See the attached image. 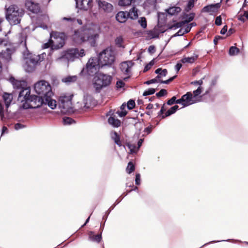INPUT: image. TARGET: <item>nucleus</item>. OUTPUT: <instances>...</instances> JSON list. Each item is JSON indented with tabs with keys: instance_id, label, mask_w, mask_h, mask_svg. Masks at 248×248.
<instances>
[{
	"instance_id": "obj_1",
	"label": "nucleus",
	"mask_w": 248,
	"mask_h": 248,
	"mask_svg": "<svg viewBox=\"0 0 248 248\" xmlns=\"http://www.w3.org/2000/svg\"><path fill=\"white\" fill-rule=\"evenodd\" d=\"M52 96L47 95L44 98H42L34 95L27 99V102H31L30 105H28L26 103L22 107H20V108L23 109H36L41 107L43 105H47L51 109H54L56 108L57 102L52 99Z\"/></svg>"
},
{
	"instance_id": "obj_13",
	"label": "nucleus",
	"mask_w": 248,
	"mask_h": 248,
	"mask_svg": "<svg viewBox=\"0 0 248 248\" xmlns=\"http://www.w3.org/2000/svg\"><path fill=\"white\" fill-rule=\"evenodd\" d=\"M76 8L80 10L87 11L92 7L93 0H75Z\"/></svg>"
},
{
	"instance_id": "obj_19",
	"label": "nucleus",
	"mask_w": 248,
	"mask_h": 248,
	"mask_svg": "<svg viewBox=\"0 0 248 248\" xmlns=\"http://www.w3.org/2000/svg\"><path fill=\"white\" fill-rule=\"evenodd\" d=\"M181 8L179 6H171L165 10V12L167 15L170 16L177 15L181 11Z\"/></svg>"
},
{
	"instance_id": "obj_50",
	"label": "nucleus",
	"mask_w": 248,
	"mask_h": 248,
	"mask_svg": "<svg viewBox=\"0 0 248 248\" xmlns=\"http://www.w3.org/2000/svg\"><path fill=\"white\" fill-rule=\"evenodd\" d=\"M167 94V91L166 89H162L159 92L156 93L155 95L158 98H160L166 95Z\"/></svg>"
},
{
	"instance_id": "obj_6",
	"label": "nucleus",
	"mask_w": 248,
	"mask_h": 248,
	"mask_svg": "<svg viewBox=\"0 0 248 248\" xmlns=\"http://www.w3.org/2000/svg\"><path fill=\"white\" fill-rule=\"evenodd\" d=\"M85 55L84 49H81L80 50L78 48L68 49L64 51L61 56L56 59V61L68 63L69 62H73L76 59L82 57Z\"/></svg>"
},
{
	"instance_id": "obj_40",
	"label": "nucleus",
	"mask_w": 248,
	"mask_h": 248,
	"mask_svg": "<svg viewBox=\"0 0 248 248\" xmlns=\"http://www.w3.org/2000/svg\"><path fill=\"white\" fill-rule=\"evenodd\" d=\"M130 67L127 63L126 62H124L122 63L121 66V70L125 73H128L130 72Z\"/></svg>"
},
{
	"instance_id": "obj_4",
	"label": "nucleus",
	"mask_w": 248,
	"mask_h": 248,
	"mask_svg": "<svg viewBox=\"0 0 248 248\" xmlns=\"http://www.w3.org/2000/svg\"><path fill=\"white\" fill-rule=\"evenodd\" d=\"M112 79V77L108 75L101 72L96 74L93 79V85L95 92L99 93L103 88L108 87L111 83Z\"/></svg>"
},
{
	"instance_id": "obj_17",
	"label": "nucleus",
	"mask_w": 248,
	"mask_h": 248,
	"mask_svg": "<svg viewBox=\"0 0 248 248\" xmlns=\"http://www.w3.org/2000/svg\"><path fill=\"white\" fill-rule=\"evenodd\" d=\"M127 11H119L115 16L116 20L120 23H124L128 18Z\"/></svg>"
},
{
	"instance_id": "obj_35",
	"label": "nucleus",
	"mask_w": 248,
	"mask_h": 248,
	"mask_svg": "<svg viewBox=\"0 0 248 248\" xmlns=\"http://www.w3.org/2000/svg\"><path fill=\"white\" fill-rule=\"evenodd\" d=\"M135 170V165L131 162L129 161L128 163L127 168L126 169V172L128 174H131Z\"/></svg>"
},
{
	"instance_id": "obj_34",
	"label": "nucleus",
	"mask_w": 248,
	"mask_h": 248,
	"mask_svg": "<svg viewBox=\"0 0 248 248\" xmlns=\"http://www.w3.org/2000/svg\"><path fill=\"white\" fill-rule=\"evenodd\" d=\"M77 79L76 76H69L62 79V82L65 83H71L74 82Z\"/></svg>"
},
{
	"instance_id": "obj_32",
	"label": "nucleus",
	"mask_w": 248,
	"mask_h": 248,
	"mask_svg": "<svg viewBox=\"0 0 248 248\" xmlns=\"http://www.w3.org/2000/svg\"><path fill=\"white\" fill-rule=\"evenodd\" d=\"M155 73L156 74H157V76H159L161 77H165L167 75L168 70L166 69H162L161 68H158L156 69Z\"/></svg>"
},
{
	"instance_id": "obj_37",
	"label": "nucleus",
	"mask_w": 248,
	"mask_h": 248,
	"mask_svg": "<svg viewBox=\"0 0 248 248\" xmlns=\"http://www.w3.org/2000/svg\"><path fill=\"white\" fill-rule=\"evenodd\" d=\"M224 241L235 242L238 241V240H234V239H227V240H217V241L214 240V241H211L209 242L204 244L200 248H202L205 246H207L209 244H210L216 243H218V242H224Z\"/></svg>"
},
{
	"instance_id": "obj_20",
	"label": "nucleus",
	"mask_w": 248,
	"mask_h": 248,
	"mask_svg": "<svg viewBox=\"0 0 248 248\" xmlns=\"http://www.w3.org/2000/svg\"><path fill=\"white\" fill-rule=\"evenodd\" d=\"M54 42L51 39H49L47 42L43 45V48H50L51 50L53 51L55 49H58L62 46V45L60 46L58 45H55L53 44Z\"/></svg>"
},
{
	"instance_id": "obj_9",
	"label": "nucleus",
	"mask_w": 248,
	"mask_h": 248,
	"mask_svg": "<svg viewBox=\"0 0 248 248\" xmlns=\"http://www.w3.org/2000/svg\"><path fill=\"white\" fill-rule=\"evenodd\" d=\"M115 61V57L111 54V52L108 49H104L101 51L97 58V63L100 67L104 66H110Z\"/></svg>"
},
{
	"instance_id": "obj_53",
	"label": "nucleus",
	"mask_w": 248,
	"mask_h": 248,
	"mask_svg": "<svg viewBox=\"0 0 248 248\" xmlns=\"http://www.w3.org/2000/svg\"><path fill=\"white\" fill-rule=\"evenodd\" d=\"M147 33L151 37V38H157L159 37L158 33H156L152 30L148 31Z\"/></svg>"
},
{
	"instance_id": "obj_21",
	"label": "nucleus",
	"mask_w": 248,
	"mask_h": 248,
	"mask_svg": "<svg viewBox=\"0 0 248 248\" xmlns=\"http://www.w3.org/2000/svg\"><path fill=\"white\" fill-rule=\"evenodd\" d=\"M108 122L113 127L117 128L121 125V121L115 118L114 116H110L108 119Z\"/></svg>"
},
{
	"instance_id": "obj_45",
	"label": "nucleus",
	"mask_w": 248,
	"mask_h": 248,
	"mask_svg": "<svg viewBox=\"0 0 248 248\" xmlns=\"http://www.w3.org/2000/svg\"><path fill=\"white\" fill-rule=\"evenodd\" d=\"M155 91L156 89L154 88H149L148 89L144 91L142 95L144 96L152 95L155 93Z\"/></svg>"
},
{
	"instance_id": "obj_49",
	"label": "nucleus",
	"mask_w": 248,
	"mask_h": 248,
	"mask_svg": "<svg viewBox=\"0 0 248 248\" xmlns=\"http://www.w3.org/2000/svg\"><path fill=\"white\" fill-rule=\"evenodd\" d=\"M197 25L196 23L195 22H192L189 24H187L186 28H185V29L184 30V32H186V33H187L188 32H190L191 28L193 27H195Z\"/></svg>"
},
{
	"instance_id": "obj_31",
	"label": "nucleus",
	"mask_w": 248,
	"mask_h": 248,
	"mask_svg": "<svg viewBox=\"0 0 248 248\" xmlns=\"http://www.w3.org/2000/svg\"><path fill=\"white\" fill-rule=\"evenodd\" d=\"M179 99H177L176 96H173L171 98L168 99L166 102L167 105L172 106L174 104H180Z\"/></svg>"
},
{
	"instance_id": "obj_58",
	"label": "nucleus",
	"mask_w": 248,
	"mask_h": 248,
	"mask_svg": "<svg viewBox=\"0 0 248 248\" xmlns=\"http://www.w3.org/2000/svg\"><path fill=\"white\" fill-rule=\"evenodd\" d=\"M215 24L217 26H220L222 24V18L220 16H217L216 18Z\"/></svg>"
},
{
	"instance_id": "obj_7",
	"label": "nucleus",
	"mask_w": 248,
	"mask_h": 248,
	"mask_svg": "<svg viewBox=\"0 0 248 248\" xmlns=\"http://www.w3.org/2000/svg\"><path fill=\"white\" fill-rule=\"evenodd\" d=\"M34 90L38 95L36 96L42 98L53 94L50 84L45 80L39 81L36 83L34 86Z\"/></svg>"
},
{
	"instance_id": "obj_57",
	"label": "nucleus",
	"mask_w": 248,
	"mask_h": 248,
	"mask_svg": "<svg viewBox=\"0 0 248 248\" xmlns=\"http://www.w3.org/2000/svg\"><path fill=\"white\" fill-rule=\"evenodd\" d=\"M135 184L139 186L140 184V174L139 173H137L135 176Z\"/></svg>"
},
{
	"instance_id": "obj_60",
	"label": "nucleus",
	"mask_w": 248,
	"mask_h": 248,
	"mask_svg": "<svg viewBox=\"0 0 248 248\" xmlns=\"http://www.w3.org/2000/svg\"><path fill=\"white\" fill-rule=\"evenodd\" d=\"M25 127H26L25 125H24L20 123H16L15 124V126H14L15 129L16 130L25 128Z\"/></svg>"
},
{
	"instance_id": "obj_48",
	"label": "nucleus",
	"mask_w": 248,
	"mask_h": 248,
	"mask_svg": "<svg viewBox=\"0 0 248 248\" xmlns=\"http://www.w3.org/2000/svg\"><path fill=\"white\" fill-rule=\"evenodd\" d=\"M135 107V100L131 99L129 100L127 103V108L129 110L132 109Z\"/></svg>"
},
{
	"instance_id": "obj_46",
	"label": "nucleus",
	"mask_w": 248,
	"mask_h": 248,
	"mask_svg": "<svg viewBox=\"0 0 248 248\" xmlns=\"http://www.w3.org/2000/svg\"><path fill=\"white\" fill-rule=\"evenodd\" d=\"M186 22H184V20H182L180 22H177L175 24H173V25L171 26L170 27L168 28V30H171L173 27H175L176 28H181L183 25L186 24Z\"/></svg>"
},
{
	"instance_id": "obj_33",
	"label": "nucleus",
	"mask_w": 248,
	"mask_h": 248,
	"mask_svg": "<svg viewBox=\"0 0 248 248\" xmlns=\"http://www.w3.org/2000/svg\"><path fill=\"white\" fill-rule=\"evenodd\" d=\"M240 52L239 48L235 46H232L230 47L229 50V55L230 56H234Z\"/></svg>"
},
{
	"instance_id": "obj_28",
	"label": "nucleus",
	"mask_w": 248,
	"mask_h": 248,
	"mask_svg": "<svg viewBox=\"0 0 248 248\" xmlns=\"http://www.w3.org/2000/svg\"><path fill=\"white\" fill-rule=\"evenodd\" d=\"M202 90H203L202 87L201 86H199L196 90L193 91V94H192L193 98H198V99L200 98L201 99V101H202V98L204 96L206 95H204V93L202 95H200V94H201V93L202 92Z\"/></svg>"
},
{
	"instance_id": "obj_3",
	"label": "nucleus",
	"mask_w": 248,
	"mask_h": 248,
	"mask_svg": "<svg viewBox=\"0 0 248 248\" xmlns=\"http://www.w3.org/2000/svg\"><path fill=\"white\" fill-rule=\"evenodd\" d=\"M81 31L83 32L80 42H88L92 46H95L96 40L99 38V29L95 25H86L82 27Z\"/></svg>"
},
{
	"instance_id": "obj_47",
	"label": "nucleus",
	"mask_w": 248,
	"mask_h": 248,
	"mask_svg": "<svg viewBox=\"0 0 248 248\" xmlns=\"http://www.w3.org/2000/svg\"><path fill=\"white\" fill-rule=\"evenodd\" d=\"M138 22L143 29L147 28V21L145 17H140L138 20Z\"/></svg>"
},
{
	"instance_id": "obj_24",
	"label": "nucleus",
	"mask_w": 248,
	"mask_h": 248,
	"mask_svg": "<svg viewBox=\"0 0 248 248\" xmlns=\"http://www.w3.org/2000/svg\"><path fill=\"white\" fill-rule=\"evenodd\" d=\"M179 109V106L178 105H174L170 108L168 110L166 111L164 114V116H162V118H165L169 117L172 114H174L177 110Z\"/></svg>"
},
{
	"instance_id": "obj_52",
	"label": "nucleus",
	"mask_w": 248,
	"mask_h": 248,
	"mask_svg": "<svg viewBox=\"0 0 248 248\" xmlns=\"http://www.w3.org/2000/svg\"><path fill=\"white\" fill-rule=\"evenodd\" d=\"M26 63L28 64H31L34 66H36V64L38 63V61L36 60L35 58H30L29 59H27L26 61Z\"/></svg>"
},
{
	"instance_id": "obj_23",
	"label": "nucleus",
	"mask_w": 248,
	"mask_h": 248,
	"mask_svg": "<svg viewBox=\"0 0 248 248\" xmlns=\"http://www.w3.org/2000/svg\"><path fill=\"white\" fill-rule=\"evenodd\" d=\"M218 78V76H216L212 79L210 86L205 92L204 95H208L212 92V88L217 84Z\"/></svg>"
},
{
	"instance_id": "obj_44",
	"label": "nucleus",
	"mask_w": 248,
	"mask_h": 248,
	"mask_svg": "<svg viewBox=\"0 0 248 248\" xmlns=\"http://www.w3.org/2000/svg\"><path fill=\"white\" fill-rule=\"evenodd\" d=\"M35 67L32 65V64L29 63L28 64L26 62L24 66L26 72L29 73L32 72L34 70Z\"/></svg>"
},
{
	"instance_id": "obj_26",
	"label": "nucleus",
	"mask_w": 248,
	"mask_h": 248,
	"mask_svg": "<svg viewBox=\"0 0 248 248\" xmlns=\"http://www.w3.org/2000/svg\"><path fill=\"white\" fill-rule=\"evenodd\" d=\"M127 13L128 15V18L130 19L134 20L138 18V10L135 7H133Z\"/></svg>"
},
{
	"instance_id": "obj_51",
	"label": "nucleus",
	"mask_w": 248,
	"mask_h": 248,
	"mask_svg": "<svg viewBox=\"0 0 248 248\" xmlns=\"http://www.w3.org/2000/svg\"><path fill=\"white\" fill-rule=\"evenodd\" d=\"M177 75H174V76H172L170 78L166 80H159V83L161 84H169L170 82L172 81L174 79H175L177 78Z\"/></svg>"
},
{
	"instance_id": "obj_38",
	"label": "nucleus",
	"mask_w": 248,
	"mask_h": 248,
	"mask_svg": "<svg viewBox=\"0 0 248 248\" xmlns=\"http://www.w3.org/2000/svg\"><path fill=\"white\" fill-rule=\"evenodd\" d=\"M127 147L130 150V153L131 154L137 153L139 150H138L137 147L134 145L128 143L126 144Z\"/></svg>"
},
{
	"instance_id": "obj_10",
	"label": "nucleus",
	"mask_w": 248,
	"mask_h": 248,
	"mask_svg": "<svg viewBox=\"0 0 248 248\" xmlns=\"http://www.w3.org/2000/svg\"><path fill=\"white\" fill-rule=\"evenodd\" d=\"M59 108L63 113H69L72 111L71 98L69 96H61L59 99Z\"/></svg>"
},
{
	"instance_id": "obj_62",
	"label": "nucleus",
	"mask_w": 248,
	"mask_h": 248,
	"mask_svg": "<svg viewBox=\"0 0 248 248\" xmlns=\"http://www.w3.org/2000/svg\"><path fill=\"white\" fill-rule=\"evenodd\" d=\"M153 128V126L152 125H150L149 126L144 128L143 132L147 133V134H149L152 132V130Z\"/></svg>"
},
{
	"instance_id": "obj_43",
	"label": "nucleus",
	"mask_w": 248,
	"mask_h": 248,
	"mask_svg": "<svg viewBox=\"0 0 248 248\" xmlns=\"http://www.w3.org/2000/svg\"><path fill=\"white\" fill-rule=\"evenodd\" d=\"M124 42V39L121 36L116 37L115 40V44L119 47L124 48V46L122 45Z\"/></svg>"
},
{
	"instance_id": "obj_39",
	"label": "nucleus",
	"mask_w": 248,
	"mask_h": 248,
	"mask_svg": "<svg viewBox=\"0 0 248 248\" xmlns=\"http://www.w3.org/2000/svg\"><path fill=\"white\" fill-rule=\"evenodd\" d=\"M62 122L64 125H70L73 123H75V120L69 117H64L62 119Z\"/></svg>"
},
{
	"instance_id": "obj_15",
	"label": "nucleus",
	"mask_w": 248,
	"mask_h": 248,
	"mask_svg": "<svg viewBox=\"0 0 248 248\" xmlns=\"http://www.w3.org/2000/svg\"><path fill=\"white\" fill-rule=\"evenodd\" d=\"M26 8L32 13L37 14L40 11L39 4L34 3L31 0H27L25 2Z\"/></svg>"
},
{
	"instance_id": "obj_42",
	"label": "nucleus",
	"mask_w": 248,
	"mask_h": 248,
	"mask_svg": "<svg viewBox=\"0 0 248 248\" xmlns=\"http://www.w3.org/2000/svg\"><path fill=\"white\" fill-rule=\"evenodd\" d=\"M160 78L161 76H157L155 78L145 81L144 84L149 85L151 84L159 82V80H161L159 79Z\"/></svg>"
},
{
	"instance_id": "obj_36",
	"label": "nucleus",
	"mask_w": 248,
	"mask_h": 248,
	"mask_svg": "<svg viewBox=\"0 0 248 248\" xmlns=\"http://www.w3.org/2000/svg\"><path fill=\"white\" fill-rule=\"evenodd\" d=\"M114 135L115 137H112V139L114 140L115 143L119 147L122 146L119 135L115 131L114 132Z\"/></svg>"
},
{
	"instance_id": "obj_61",
	"label": "nucleus",
	"mask_w": 248,
	"mask_h": 248,
	"mask_svg": "<svg viewBox=\"0 0 248 248\" xmlns=\"http://www.w3.org/2000/svg\"><path fill=\"white\" fill-rule=\"evenodd\" d=\"M117 113L120 117H124L127 114V111L126 110L117 111Z\"/></svg>"
},
{
	"instance_id": "obj_27",
	"label": "nucleus",
	"mask_w": 248,
	"mask_h": 248,
	"mask_svg": "<svg viewBox=\"0 0 248 248\" xmlns=\"http://www.w3.org/2000/svg\"><path fill=\"white\" fill-rule=\"evenodd\" d=\"M74 32V33L72 36L73 41L77 44H81L84 43V42H80L79 40L80 38H82V35H81L79 30H75Z\"/></svg>"
},
{
	"instance_id": "obj_54",
	"label": "nucleus",
	"mask_w": 248,
	"mask_h": 248,
	"mask_svg": "<svg viewBox=\"0 0 248 248\" xmlns=\"http://www.w3.org/2000/svg\"><path fill=\"white\" fill-rule=\"evenodd\" d=\"M185 34H186L185 32H184V30L183 29H180L176 33H175L174 34H173L172 36V37H175L177 36H183Z\"/></svg>"
},
{
	"instance_id": "obj_59",
	"label": "nucleus",
	"mask_w": 248,
	"mask_h": 248,
	"mask_svg": "<svg viewBox=\"0 0 248 248\" xmlns=\"http://www.w3.org/2000/svg\"><path fill=\"white\" fill-rule=\"evenodd\" d=\"M0 117L1 120L3 121L4 118V107L0 103Z\"/></svg>"
},
{
	"instance_id": "obj_16",
	"label": "nucleus",
	"mask_w": 248,
	"mask_h": 248,
	"mask_svg": "<svg viewBox=\"0 0 248 248\" xmlns=\"http://www.w3.org/2000/svg\"><path fill=\"white\" fill-rule=\"evenodd\" d=\"M222 0H220V2H218L215 4H211L207 5H206L202 9V12H213L215 13L217 12L218 9L221 6V3Z\"/></svg>"
},
{
	"instance_id": "obj_12",
	"label": "nucleus",
	"mask_w": 248,
	"mask_h": 248,
	"mask_svg": "<svg viewBox=\"0 0 248 248\" xmlns=\"http://www.w3.org/2000/svg\"><path fill=\"white\" fill-rule=\"evenodd\" d=\"M83 104H84V108L89 109L95 106L97 102L92 95L85 94L83 96Z\"/></svg>"
},
{
	"instance_id": "obj_55",
	"label": "nucleus",
	"mask_w": 248,
	"mask_h": 248,
	"mask_svg": "<svg viewBox=\"0 0 248 248\" xmlns=\"http://www.w3.org/2000/svg\"><path fill=\"white\" fill-rule=\"evenodd\" d=\"M194 2L193 1H189L187 4L185 10L186 12H188L190 10L192 9L194 7Z\"/></svg>"
},
{
	"instance_id": "obj_14",
	"label": "nucleus",
	"mask_w": 248,
	"mask_h": 248,
	"mask_svg": "<svg viewBox=\"0 0 248 248\" xmlns=\"http://www.w3.org/2000/svg\"><path fill=\"white\" fill-rule=\"evenodd\" d=\"M98 7L100 9H102L104 12L106 13H110L113 10V6L111 3L101 0H96Z\"/></svg>"
},
{
	"instance_id": "obj_64",
	"label": "nucleus",
	"mask_w": 248,
	"mask_h": 248,
	"mask_svg": "<svg viewBox=\"0 0 248 248\" xmlns=\"http://www.w3.org/2000/svg\"><path fill=\"white\" fill-rule=\"evenodd\" d=\"M124 82H123L122 80H118L116 82V86L117 88H121L123 87L124 86Z\"/></svg>"
},
{
	"instance_id": "obj_63",
	"label": "nucleus",
	"mask_w": 248,
	"mask_h": 248,
	"mask_svg": "<svg viewBox=\"0 0 248 248\" xmlns=\"http://www.w3.org/2000/svg\"><path fill=\"white\" fill-rule=\"evenodd\" d=\"M223 37L220 35H216L214 39V44L215 45H217L219 40L223 39Z\"/></svg>"
},
{
	"instance_id": "obj_11",
	"label": "nucleus",
	"mask_w": 248,
	"mask_h": 248,
	"mask_svg": "<svg viewBox=\"0 0 248 248\" xmlns=\"http://www.w3.org/2000/svg\"><path fill=\"white\" fill-rule=\"evenodd\" d=\"M180 104L183 106V108L187 107L192 104L201 102L200 98H193V94L191 92H187L183 95L179 99Z\"/></svg>"
},
{
	"instance_id": "obj_18",
	"label": "nucleus",
	"mask_w": 248,
	"mask_h": 248,
	"mask_svg": "<svg viewBox=\"0 0 248 248\" xmlns=\"http://www.w3.org/2000/svg\"><path fill=\"white\" fill-rule=\"evenodd\" d=\"M14 50L13 49L7 48L5 51L1 53V58L7 62H9L12 60V55Z\"/></svg>"
},
{
	"instance_id": "obj_30",
	"label": "nucleus",
	"mask_w": 248,
	"mask_h": 248,
	"mask_svg": "<svg viewBox=\"0 0 248 248\" xmlns=\"http://www.w3.org/2000/svg\"><path fill=\"white\" fill-rule=\"evenodd\" d=\"M198 55L195 54V56L183 58L181 60V62L182 63H185L186 62L189 63H192L198 58Z\"/></svg>"
},
{
	"instance_id": "obj_29",
	"label": "nucleus",
	"mask_w": 248,
	"mask_h": 248,
	"mask_svg": "<svg viewBox=\"0 0 248 248\" xmlns=\"http://www.w3.org/2000/svg\"><path fill=\"white\" fill-rule=\"evenodd\" d=\"M2 97L6 108H8L12 101V98H10V94L4 93Z\"/></svg>"
},
{
	"instance_id": "obj_25",
	"label": "nucleus",
	"mask_w": 248,
	"mask_h": 248,
	"mask_svg": "<svg viewBox=\"0 0 248 248\" xmlns=\"http://www.w3.org/2000/svg\"><path fill=\"white\" fill-rule=\"evenodd\" d=\"M93 233L94 232L93 231H90L89 232V240H90L93 242L99 243L102 239L101 233H99V234H97V235H92V234H93Z\"/></svg>"
},
{
	"instance_id": "obj_2",
	"label": "nucleus",
	"mask_w": 248,
	"mask_h": 248,
	"mask_svg": "<svg viewBox=\"0 0 248 248\" xmlns=\"http://www.w3.org/2000/svg\"><path fill=\"white\" fill-rule=\"evenodd\" d=\"M9 81L12 83L15 89L19 90L18 92V100H20L23 104L22 107L25 103L30 105L31 102L26 101L28 99L30 98L34 94H31V90L29 87H27V83L25 80H18L13 77H11Z\"/></svg>"
},
{
	"instance_id": "obj_8",
	"label": "nucleus",
	"mask_w": 248,
	"mask_h": 248,
	"mask_svg": "<svg viewBox=\"0 0 248 248\" xmlns=\"http://www.w3.org/2000/svg\"><path fill=\"white\" fill-rule=\"evenodd\" d=\"M100 67V65L97 63V58H91L89 60L86 67L83 68L79 75L82 76H93L98 73L97 70L99 69Z\"/></svg>"
},
{
	"instance_id": "obj_56",
	"label": "nucleus",
	"mask_w": 248,
	"mask_h": 248,
	"mask_svg": "<svg viewBox=\"0 0 248 248\" xmlns=\"http://www.w3.org/2000/svg\"><path fill=\"white\" fill-rule=\"evenodd\" d=\"M124 198V197H123V196L122 195L121 196H120L119 197V198H118L116 200V201H115L114 203L110 207V208H111L112 209H113L114 208V207L122 201V200Z\"/></svg>"
},
{
	"instance_id": "obj_22",
	"label": "nucleus",
	"mask_w": 248,
	"mask_h": 248,
	"mask_svg": "<svg viewBox=\"0 0 248 248\" xmlns=\"http://www.w3.org/2000/svg\"><path fill=\"white\" fill-rule=\"evenodd\" d=\"M195 16V14L194 13H191L187 14L183 12L182 13V18L183 19H185L184 21V22H186V24H188L194 19Z\"/></svg>"
},
{
	"instance_id": "obj_41",
	"label": "nucleus",
	"mask_w": 248,
	"mask_h": 248,
	"mask_svg": "<svg viewBox=\"0 0 248 248\" xmlns=\"http://www.w3.org/2000/svg\"><path fill=\"white\" fill-rule=\"evenodd\" d=\"M135 0H119L118 1V4L121 6H125L130 5L132 2Z\"/></svg>"
},
{
	"instance_id": "obj_5",
	"label": "nucleus",
	"mask_w": 248,
	"mask_h": 248,
	"mask_svg": "<svg viewBox=\"0 0 248 248\" xmlns=\"http://www.w3.org/2000/svg\"><path fill=\"white\" fill-rule=\"evenodd\" d=\"M24 11L16 5H11L6 9V19L11 25H16L20 23Z\"/></svg>"
}]
</instances>
